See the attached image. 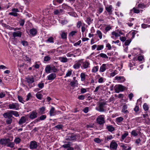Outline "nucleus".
I'll return each instance as SVG.
<instances>
[{
	"label": "nucleus",
	"instance_id": "obj_1",
	"mask_svg": "<svg viewBox=\"0 0 150 150\" xmlns=\"http://www.w3.org/2000/svg\"><path fill=\"white\" fill-rule=\"evenodd\" d=\"M115 92L116 93H119L120 92L123 91L127 88L126 87L121 85L119 84L116 85L114 87Z\"/></svg>",
	"mask_w": 150,
	"mask_h": 150
},
{
	"label": "nucleus",
	"instance_id": "obj_2",
	"mask_svg": "<svg viewBox=\"0 0 150 150\" xmlns=\"http://www.w3.org/2000/svg\"><path fill=\"white\" fill-rule=\"evenodd\" d=\"M105 116L104 115H101L98 116L96 119L97 123L100 125L103 124L105 123Z\"/></svg>",
	"mask_w": 150,
	"mask_h": 150
},
{
	"label": "nucleus",
	"instance_id": "obj_3",
	"mask_svg": "<svg viewBox=\"0 0 150 150\" xmlns=\"http://www.w3.org/2000/svg\"><path fill=\"white\" fill-rule=\"evenodd\" d=\"M9 109L17 110L19 109V105L18 103H12L8 105Z\"/></svg>",
	"mask_w": 150,
	"mask_h": 150
},
{
	"label": "nucleus",
	"instance_id": "obj_4",
	"mask_svg": "<svg viewBox=\"0 0 150 150\" xmlns=\"http://www.w3.org/2000/svg\"><path fill=\"white\" fill-rule=\"evenodd\" d=\"M118 145L114 141L112 140L110 144V149L111 150H116Z\"/></svg>",
	"mask_w": 150,
	"mask_h": 150
},
{
	"label": "nucleus",
	"instance_id": "obj_5",
	"mask_svg": "<svg viewBox=\"0 0 150 150\" xmlns=\"http://www.w3.org/2000/svg\"><path fill=\"white\" fill-rule=\"evenodd\" d=\"M76 135L73 134H71L68 135L66 137V140L73 141L76 139Z\"/></svg>",
	"mask_w": 150,
	"mask_h": 150
},
{
	"label": "nucleus",
	"instance_id": "obj_6",
	"mask_svg": "<svg viewBox=\"0 0 150 150\" xmlns=\"http://www.w3.org/2000/svg\"><path fill=\"white\" fill-rule=\"evenodd\" d=\"M22 33L20 31H17L14 32L13 33V39L15 40L16 39V37L21 38L22 35Z\"/></svg>",
	"mask_w": 150,
	"mask_h": 150
},
{
	"label": "nucleus",
	"instance_id": "obj_7",
	"mask_svg": "<svg viewBox=\"0 0 150 150\" xmlns=\"http://www.w3.org/2000/svg\"><path fill=\"white\" fill-rule=\"evenodd\" d=\"M10 141L9 139H2L0 140V144L2 145H5Z\"/></svg>",
	"mask_w": 150,
	"mask_h": 150
},
{
	"label": "nucleus",
	"instance_id": "obj_8",
	"mask_svg": "<svg viewBox=\"0 0 150 150\" xmlns=\"http://www.w3.org/2000/svg\"><path fill=\"white\" fill-rule=\"evenodd\" d=\"M82 63V65L81 68L82 69H86L90 67V63L86 61Z\"/></svg>",
	"mask_w": 150,
	"mask_h": 150
},
{
	"label": "nucleus",
	"instance_id": "obj_9",
	"mask_svg": "<svg viewBox=\"0 0 150 150\" xmlns=\"http://www.w3.org/2000/svg\"><path fill=\"white\" fill-rule=\"evenodd\" d=\"M37 113L35 111H33L30 112L29 117L31 119L36 118L37 117Z\"/></svg>",
	"mask_w": 150,
	"mask_h": 150
},
{
	"label": "nucleus",
	"instance_id": "obj_10",
	"mask_svg": "<svg viewBox=\"0 0 150 150\" xmlns=\"http://www.w3.org/2000/svg\"><path fill=\"white\" fill-rule=\"evenodd\" d=\"M106 104L105 102H100L99 103V110H98L101 112H103L104 111V106Z\"/></svg>",
	"mask_w": 150,
	"mask_h": 150
},
{
	"label": "nucleus",
	"instance_id": "obj_11",
	"mask_svg": "<svg viewBox=\"0 0 150 150\" xmlns=\"http://www.w3.org/2000/svg\"><path fill=\"white\" fill-rule=\"evenodd\" d=\"M38 145L36 142L35 141H32L30 142V148L31 149H37Z\"/></svg>",
	"mask_w": 150,
	"mask_h": 150
},
{
	"label": "nucleus",
	"instance_id": "obj_12",
	"mask_svg": "<svg viewBox=\"0 0 150 150\" xmlns=\"http://www.w3.org/2000/svg\"><path fill=\"white\" fill-rule=\"evenodd\" d=\"M3 115L5 118H11L12 117H13L12 116L11 110L4 113Z\"/></svg>",
	"mask_w": 150,
	"mask_h": 150
},
{
	"label": "nucleus",
	"instance_id": "obj_13",
	"mask_svg": "<svg viewBox=\"0 0 150 150\" xmlns=\"http://www.w3.org/2000/svg\"><path fill=\"white\" fill-rule=\"evenodd\" d=\"M115 79L117 80L119 82L122 83L125 81V79L124 76H116L115 77Z\"/></svg>",
	"mask_w": 150,
	"mask_h": 150
},
{
	"label": "nucleus",
	"instance_id": "obj_14",
	"mask_svg": "<svg viewBox=\"0 0 150 150\" xmlns=\"http://www.w3.org/2000/svg\"><path fill=\"white\" fill-rule=\"evenodd\" d=\"M25 79L27 82L29 83H32L35 81L34 77L33 76L28 77Z\"/></svg>",
	"mask_w": 150,
	"mask_h": 150
},
{
	"label": "nucleus",
	"instance_id": "obj_15",
	"mask_svg": "<svg viewBox=\"0 0 150 150\" xmlns=\"http://www.w3.org/2000/svg\"><path fill=\"white\" fill-rule=\"evenodd\" d=\"M81 63L82 62L81 60H79L77 63L73 66V67L75 69H79L81 66Z\"/></svg>",
	"mask_w": 150,
	"mask_h": 150
},
{
	"label": "nucleus",
	"instance_id": "obj_16",
	"mask_svg": "<svg viewBox=\"0 0 150 150\" xmlns=\"http://www.w3.org/2000/svg\"><path fill=\"white\" fill-rule=\"evenodd\" d=\"M26 121V118L25 116H22L21 117L18 122V123L20 125H22L25 123Z\"/></svg>",
	"mask_w": 150,
	"mask_h": 150
},
{
	"label": "nucleus",
	"instance_id": "obj_17",
	"mask_svg": "<svg viewBox=\"0 0 150 150\" xmlns=\"http://www.w3.org/2000/svg\"><path fill=\"white\" fill-rule=\"evenodd\" d=\"M107 64H103L100 66L99 70V72H103L106 70Z\"/></svg>",
	"mask_w": 150,
	"mask_h": 150
},
{
	"label": "nucleus",
	"instance_id": "obj_18",
	"mask_svg": "<svg viewBox=\"0 0 150 150\" xmlns=\"http://www.w3.org/2000/svg\"><path fill=\"white\" fill-rule=\"evenodd\" d=\"M29 33L30 35L33 36H34L37 34V31L35 28H33L30 30Z\"/></svg>",
	"mask_w": 150,
	"mask_h": 150
},
{
	"label": "nucleus",
	"instance_id": "obj_19",
	"mask_svg": "<svg viewBox=\"0 0 150 150\" xmlns=\"http://www.w3.org/2000/svg\"><path fill=\"white\" fill-rule=\"evenodd\" d=\"M60 35L61 38L63 39L66 40L67 39V33L65 32L64 31H61Z\"/></svg>",
	"mask_w": 150,
	"mask_h": 150
},
{
	"label": "nucleus",
	"instance_id": "obj_20",
	"mask_svg": "<svg viewBox=\"0 0 150 150\" xmlns=\"http://www.w3.org/2000/svg\"><path fill=\"white\" fill-rule=\"evenodd\" d=\"M56 77V75L54 73H52L48 75L47 77L48 80H53Z\"/></svg>",
	"mask_w": 150,
	"mask_h": 150
},
{
	"label": "nucleus",
	"instance_id": "obj_21",
	"mask_svg": "<svg viewBox=\"0 0 150 150\" xmlns=\"http://www.w3.org/2000/svg\"><path fill=\"white\" fill-rule=\"evenodd\" d=\"M127 105H124L122 107V112L125 114H127L129 113L128 111L127 110Z\"/></svg>",
	"mask_w": 150,
	"mask_h": 150
},
{
	"label": "nucleus",
	"instance_id": "obj_22",
	"mask_svg": "<svg viewBox=\"0 0 150 150\" xmlns=\"http://www.w3.org/2000/svg\"><path fill=\"white\" fill-rule=\"evenodd\" d=\"M45 108L44 107H42L39 109L38 112L41 115L44 114L45 113Z\"/></svg>",
	"mask_w": 150,
	"mask_h": 150
},
{
	"label": "nucleus",
	"instance_id": "obj_23",
	"mask_svg": "<svg viewBox=\"0 0 150 150\" xmlns=\"http://www.w3.org/2000/svg\"><path fill=\"white\" fill-rule=\"evenodd\" d=\"M88 76V75L86 74L85 73H81L80 74L81 81H84L85 80L86 76Z\"/></svg>",
	"mask_w": 150,
	"mask_h": 150
},
{
	"label": "nucleus",
	"instance_id": "obj_24",
	"mask_svg": "<svg viewBox=\"0 0 150 150\" xmlns=\"http://www.w3.org/2000/svg\"><path fill=\"white\" fill-rule=\"evenodd\" d=\"M60 61L63 63H66L68 62V59L66 57H61L59 58Z\"/></svg>",
	"mask_w": 150,
	"mask_h": 150
},
{
	"label": "nucleus",
	"instance_id": "obj_25",
	"mask_svg": "<svg viewBox=\"0 0 150 150\" xmlns=\"http://www.w3.org/2000/svg\"><path fill=\"white\" fill-rule=\"evenodd\" d=\"M128 135V132H126L125 133L122 134L121 136V141H123L125 138Z\"/></svg>",
	"mask_w": 150,
	"mask_h": 150
},
{
	"label": "nucleus",
	"instance_id": "obj_26",
	"mask_svg": "<svg viewBox=\"0 0 150 150\" xmlns=\"http://www.w3.org/2000/svg\"><path fill=\"white\" fill-rule=\"evenodd\" d=\"M107 129L110 132H112L115 130V128L112 125H109L107 126Z\"/></svg>",
	"mask_w": 150,
	"mask_h": 150
},
{
	"label": "nucleus",
	"instance_id": "obj_27",
	"mask_svg": "<svg viewBox=\"0 0 150 150\" xmlns=\"http://www.w3.org/2000/svg\"><path fill=\"white\" fill-rule=\"evenodd\" d=\"M112 6L111 5H110L108 6H107L106 7V10L110 14V13H111L112 11Z\"/></svg>",
	"mask_w": 150,
	"mask_h": 150
},
{
	"label": "nucleus",
	"instance_id": "obj_28",
	"mask_svg": "<svg viewBox=\"0 0 150 150\" xmlns=\"http://www.w3.org/2000/svg\"><path fill=\"white\" fill-rule=\"evenodd\" d=\"M54 108L53 107H52L49 112L50 115V116H54L55 115V114L54 113Z\"/></svg>",
	"mask_w": 150,
	"mask_h": 150
},
{
	"label": "nucleus",
	"instance_id": "obj_29",
	"mask_svg": "<svg viewBox=\"0 0 150 150\" xmlns=\"http://www.w3.org/2000/svg\"><path fill=\"white\" fill-rule=\"evenodd\" d=\"M138 132L136 130H133L131 132V134L134 137H136L138 135Z\"/></svg>",
	"mask_w": 150,
	"mask_h": 150
},
{
	"label": "nucleus",
	"instance_id": "obj_30",
	"mask_svg": "<svg viewBox=\"0 0 150 150\" xmlns=\"http://www.w3.org/2000/svg\"><path fill=\"white\" fill-rule=\"evenodd\" d=\"M98 56L105 59H108V56L106 54L104 53H101L99 54Z\"/></svg>",
	"mask_w": 150,
	"mask_h": 150
},
{
	"label": "nucleus",
	"instance_id": "obj_31",
	"mask_svg": "<svg viewBox=\"0 0 150 150\" xmlns=\"http://www.w3.org/2000/svg\"><path fill=\"white\" fill-rule=\"evenodd\" d=\"M98 68H99V67L98 66H96L94 67L91 70V71L92 72L96 73L98 71Z\"/></svg>",
	"mask_w": 150,
	"mask_h": 150
},
{
	"label": "nucleus",
	"instance_id": "obj_32",
	"mask_svg": "<svg viewBox=\"0 0 150 150\" xmlns=\"http://www.w3.org/2000/svg\"><path fill=\"white\" fill-rule=\"evenodd\" d=\"M11 112L12 115H13L16 117H18L19 116V114H18V112L16 111L11 110Z\"/></svg>",
	"mask_w": 150,
	"mask_h": 150
},
{
	"label": "nucleus",
	"instance_id": "obj_33",
	"mask_svg": "<svg viewBox=\"0 0 150 150\" xmlns=\"http://www.w3.org/2000/svg\"><path fill=\"white\" fill-rule=\"evenodd\" d=\"M96 33L98 35L99 38L101 39L102 38V34L101 32L99 30H97L96 31Z\"/></svg>",
	"mask_w": 150,
	"mask_h": 150
},
{
	"label": "nucleus",
	"instance_id": "obj_34",
	"mask_svg": "<svg viewBox=\"0 0 150 150\" xmlns=\"http://www.w3.org/2000/svg\"><path fill=\"white\" fill-rule=\"evenodd\" d=\"M70 142H67V144H65L63 145L62 146V147L64 148H69L70 146H71L70 144Z\"/></svg>",
	"mask_w": 150,
	"mask_h": 150
},
{
	"label": "nucleus",
	"instance_id": "obj_35",
	"mask_svg": "<svg viewBox=\"0 0 150 150\" xmlns=\"http://www.w3.org/2000/svg\"><path fill=\"white\" fill-rule=\"evenodd\" d=\"M46 42H49L50 43H53L54 42V38L52 37H51L48 38V39L46 41Z\"/></svg>",
	"mask_w": 150,
	"mask_h": 150
},
{
	"label": "nucleus",
	"instance_id": "obj_36",
	"mask_svg": "<svg viewBox=\"0 0 150 150\" xmlns=\"http://www.w3.org/2000/svg\"><path fill=\"white\" fill-rule=\"evenodd\" d=\"M72 71L71 70H68L67 73L65 76H64V78L70 76L72 74Z\"/></svg>",
	"mask_w": 150,
	"mask_h": 150
},
{
	"label": "nucleus",
	"instance_id": "obj_37",
	"mask_svg": "<svg viewBox=\"0 0 150 150\" xmlns=\"http://www.w3.org/2000/svg\"><path fill=\"white\" fill-rule=\"evenodd\" d=\"M63 0H54L53 1L54 4L56 5V4H61L62 3Z\"/></svg>",
	"mask_w": 150,
	"mask_h": 150
},
{
	"label": "nucleus",
	"instance_id": "obj_38",
	"mask_svg": "<svg viewBox=\"0 0 150 150\" xmlns=\"http://www.w3.org/2000/svg\"><path fill=\"white\" fill-rule=\"evenodd\" d=\"M17 98L18 100L20 102L24 103V102H25V101H24L22 97L21 96H18Z\"/></svg>",
	"mask_w": 150,
	"mask_h": 150
},
{
	"label": "nucleus",
	"instance_id": "obj_39",
	"mask_svg": "<svg viewBox=\"0 0 150 150\" xmlns=\"http://www.w3.org/2000/svg\"><path fill=\"white\" fill-rule=\"evenodd\" d=\"M123 119L122 117H120L116 118V121L117 122L120 123L123 121Z\"/></svg>",
	"mask_w": 150,
	"mask_h": 150
},
{
	"label": "nucleus",
	"instance_id": "obj_40",
	"mask_svg": "<svg viewBox=\"0 0 150 150\" xmlns=\"http://www.w3.org/2000/svg\"><path fill=\"white\" fill-rule=\"evenodd\" d=\"M7 144V146L11 148L13 147L14 145V144L13 142H10Z\"/></svg>",
	"mask_w": 150,
	"mask_h": 150
},
{
	"label": "nucleus",
	"instance_id": "obj_41",
	"mask_svg": "<svg viewBox=\"0 0 150 150\" xmlns=\"http://www.w3.org/2000/svg\"><path fill=\"white\" fill-rule=\"evenodd\" d=\"M104 48V46L103 45H98L97 47V50L98 51H99L103 49Z\"/></svg>",
	"mask_w": 150,
	"mask_h": 150
},
{
	"label": "nucleus",
	"instance_id": "obj_42",
	"mask_svg": "<svg viewBox=\"0 0 150 150\" xmlns=\"http://www.w3.org/2000/svg\"><path fill=\"white\" fill-rule=\"evenodd\" d=\"M51 67L50 66H47L45 69L46 72L47 73H50L51 71Z\"/></svg>",
	"mask_w": 150,
	"mask_h": 150
},
{
	"label": "nucleus",
	"instance_id": "obj_43",
	"mask_svg": "<svg viewBox=\"0 0 150 150\" xmlns=\"http://www.w3.org/2000/svg\"><path fill=\"white\" fill-rule=\"evenodd\" d=\"M143 108L145 111L148 110L149 109L148 105L146 103H144L143 105Z\"/></svg>",
	"mask_w": 150,
	"mask_h": 150
},
{
	"label": "nucleus",
	"instance_id": "obj_44",
	"mask_svg": "<svg viewBox=\"0 0 150 150\" xmlns=\"http://www.w3.org/2000/svg\"><path fill=\"white\" fill-rule=\"evenodd\" d=\"M21 141V139L19 138V137H17L14 140V142L16 144H18L20 143V142Z\"/></svg>",
	"mask_w": 150,
	"mask_h": 150
},
{
	"label": "nucleus",
	"instance_id": "obj_45",
	"mask_svg": "<svg viewBox=\"0 0 150 150\" xmlns=\"http://www.w3.org/2000/svg\"><path fill=\"white\" fill-rule=\"evenodd\" d=\"M38 87L40 88H42L44 86V84L43 83H42V82L39 83L38 84Z\"/></svg>",
	"mask_w": 150,
	"mask_h": 150
},
{
	"label": "nucleus",
	"instance_id": "obj_46",
	"mask_svg": "<svg viewBox=\"0 0 150 150\" xmlns=\"http://www.w3.org/2000/svg\"><path fill=\"white\" fill-rule=\"evenodd\" d=\"M12 121V119L11 118H8L6 120V123L8 124H11Z\"/></svg>",
	"mask_w": 150,
	"mask_h": 150
},
{
	"label": "nucleus",
	"instance_id": "obj_47",
	"mask_svg": "<svg viewBox=\"0 0 150 150\" xmlns=\"http://www.w3.org/2000/svg\"><path fill=\"white\" fill-rule=\"evenodd\" d=\"M36 96L37 98L39 100H41L42 97V95L41 94L38 93L36 94Z\"/></svg>",
	"mask_w": 150,
	"mask_h": 150
},
{
	"label": "nucleus",
	"instance_id": "obj_48",
	"mask_svg": "<svg viewBox=\"0 0 150 150\" xmlns=\"http://www.w3.org/2000/svg\"><path fill=\"white\" fill-rule=\"evenodd\" d=\"M21 43L24 46H26L28 45V43L26 41L23 40L21 42Z\"/></svg>",
	"mask_w": 150,
	"mask_h": 150
},
{
	"label": "nucleus",
	"instance_id": "obj_49",
	"mask_svg": "<svg viewBox=\"0 0 150 150\" xmlns=\"http://www.w3.org/2000/svg\"><path fill=\"white\" fill-rule=\"evenodd\" d=\"M77 83V80H75L74 81H71L70 83V84L72 86H74L76 83Z\"/></svg>",
	"mask_w": 150,
	"mask_h": 150
},
{
	"label": "nucleus",
	"instance_id": "obj_50",
	"mask_svg": "<svg viewBox=\"0 0 150 150\" xmlns=\"http://www.w3.org/2000/svg\"><path fill=\"white\" fill-rule=\"evenodd\" d=\"M63 126L62 125H57L54 127V128L57 129L59 130L61 129H62Z\"/></svg>",
	"mask_w": 150,
	"mask_h": 150
},
{
	"label": "nucleus",
	"instance_id": "obj_51",
	"mask_svg": "<svg viewBox=\"0 0 150 150\" xmlns=\"http://www.w3.org/2000/svg\"><path fill=\"white\" fill-rule=\"evenodd\" d=\"M117 74V71L116 70H115L113 72L110 74V76L113 77Z\"/></svg>",
	"mask_w": 150,
	"mask_h": 150
},
{
	"label": "nucleus",
	"instance_id": "obj_52",
	"mask_svg": "<svg viewBox=\"0 0 150 150\" xmlns=\"http://www.w3.org/2000/svg\"><path fill=\"white\" fill-rule=\"evenodd\" d=\"M51 71H52L54 72H56L57 70V69L54 66L51 67Z\"/></svg>",
	"mask_w": 150,
	"mask_h": 150
},
{
	"label": "nucleus",
	"instance_id": "obj_53",
	"mask_svg": "<svg viewBox=\"0 0 150 150\" xmlns=\"http://www.w3.org/2000/svg\"><path fill=\"white\" fill-rule=\"evenodd\" d=\"M66 56L68 57H70L72 56H73L74 57H76V56L75 55H74L73 53H71V52H70L69 53H67L66 54Z\"/></svg>",
	"mask_w": 150,
	"mask_h": 150
},
{
	"label": "nucleus",
	"instance_id": "obj_54",
	"mask_svg": "<svg viewBox=\"0 0 150 150\" xmlns=\"http://www.w3.org/2000/svg\"><path fill=\"white\" fill-rule=\"evenodd\" d=\"M51 58L49 56H46L44 57V61L47 62L50 60Z\"/></svg>",
	"mask_w": 150,
	"mask_h": 150
},
{
	"label": "nucleus",
	"instance_id": "obj_55",
	"mask_svg": "<svg viewBox=\"0 0 150 150\" xmlns=\"http://www.w3.org/2000/svg\"><path fill=\"white\" fill-rule=\"evenodd\" d=\"M77 32L76 31H72L69 33V35L70 36L72 37Z\"/></svg>",
	"mask_w": 150,
	"mask_h": 150
},
{
	"label": "nucleus",
	"instance_id": "obj_56",
	"mask_svg": "<svg viewBox=\"0 0 150 150\" xmlns=\"http://www.w3.org/2000/svg\"><path fill=\"white\" fill-rule=\"evenodd\" d=\"M125 41V45L127 46L129 45L131 41V39H129L127 40H126Z\"/></svg>",
	"mask_w": 150,
	"mask_h": 150
},
{
	"label": "nucleus",
	"instance_id": "obj_57",
	"mask_svg": "<svg viewBox=\"0 0 150 150\" xmlns=\"http://www.w3.org/2000/svg\"><path fill=\"white\" fill-rule=\"evenodd\" d=\"M18 14L17 13L15 12H10L8 13L9 15H12L15 17H16L18 16Z\"/></svg>",
	"mask_w": 150,
	"mask_h": 150
},
{
	"label": "nucleus",
	"instance_id": "obj_58",
	"mask_svg": "<svg viewBox=\"0 0 150 150\" xmlns=\"http://www.w3.org/2000/svg\"><path fill=\"white\" fill-rule=\"evenodd\" d=\"M142 27L143 28H146L147 27H150V25L142 24Z\"/></svg>",
	"mask_w": 150,
	"mask_h": 150
},
{
	"label": "nucleus",
	"instance_id": "obj_59",
	"mask_svg": "<svg viewBox=\"0 0 150 150\" xmlns=\"http://www.w3.org/2000/svg\"><path fill=\"white\" fill-rule=\"evenodd\" d=\"M138 8H143L145 7V6L143 4H140L138 5Z\"/></svg>",
	"mask_w": 150,
	"mask_h": 150
},
{
	"label": "nucleus",
	"instance_id": "obj_60",
	"mask_svg": "<svg viewBox=\"0 0 150 150\" xmlns=\"http://www.w3.org/2000/svg\"><path fill=\"white\" fill-rule=\"evenodd\" d=\"M25 22V21L24 20L21 19L19 21L20 25L23 26Z\"/></svg>",
	"mask_w": 150,
	"mask_h": 150
},
{
	"label": "nucleus",
	"instance_id": "obj_61",
	"mask_svg": "<svg viewBox=\"0 0 150 150\" xmlns=\"http://www.w3.org/2000/svg\"><path fill=\"white\" fill-rule=\"evenodd\" d=\"M46 116L45 115H43L41 116L40 117V120H44L46 118Z\"/></svg>",
	"mask_w": 150,
	"mask_h": 150
},
{
	"label": "nucleus",
	"instance_id": "obj_62",
	"mask_svg": "<svg viewBox=\"0 0 150 150\" xmlns=\"http://www.w3.org/2000/svg\"><path fill=\"white\" fill-rule=\"evenodd\" d=\"M112 34L113 35H115L116 37L120 36V35H118V32H116L115 31H113L112 33Z\"/></svg>",
	"mask_w": 150,
	"mask_h": 150
},
{
	"label": "nucleus",
	"instance_id": "obj_63",
	"mask_svg": "<svg viewBox=\"0 0 150 150\" xmlns=\"http://www.w3.org/2000/svg\"><path fill=\"white\" fill-rule=\"evenodd\" d=\"M94 141L98 143H99L101 142L100 140L98 138H95L94 139Z\"/></svg>",
	"mask_w": 150,
	"mask_h": 150
},
{
	"label": "nucleus",
	"instance_id": "obj_64",
	"mask_svg": "<svg viewBox=\"0 0 150 150\" xmlns=\"http://www.w3.org/2000/svg\"><path fill=\"white\" fill-rule=\"evenodd\" d=\"M31 97V95L30 93H28L27 96V98L26 99V101L28 100Z\"/></svg>",
	"mask_w": 150,
	"mask_h": 150
}]
</instances>
